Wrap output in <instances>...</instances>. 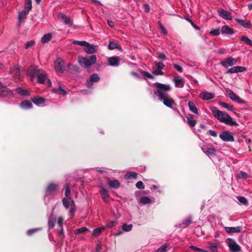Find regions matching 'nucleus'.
<instances>
[{
	"label": "nucleus",
	"instance_id": "052dcab7",
	"mask_svg": "<svg viewBox=\"0 0 252 252\" xmlns=\"http://www.w3.org/2000/svg\"><path fill=\"white\" fill-rule=\"evenodd\" d=\"M236 73L243 72L246 70V68L245 67L236 66Z\"/></svg>",
	"mask_w": 252,
	"mask_h": 252
},
{
	"label": "nucleus",
	"instance_id": "393cba45",
	"mask_svg": "<svg viewBox=\"0 0 252 252\" xmlns=\"http://www.w3.org/2000/svg\"><path fill=\"white\" fill-rule=\"evenodd\" d=\"M236 21L244 28L251 29L252 27V24L250 21L244 20L239 19H236Z\"/></svg>",
	"mask_w": 252,
	"mask_h": 252
},
{
	"label": "nucleus",
	"instance_id": "09e8293b",
	"mask_svg": "<svg viewBox=\"0 0 252 252\" xmlns=\"http://www.w3.org/2000/svg\"><path fill=\"white\" fill-rule=\"evenodd\" d=\"M169 246L168 244L162 245L155 252H166V249Z\"/></svg>",
	"mask_w": 252,
	"mask_h": 252
},
{
	"label": "nucleus",
	"instance_id": "f03ea898",
	"mask_svg": "<svg viewBox=\"0 0 252 252\" xmlns=\"http://www.w3.org/2000/svg\"><path fill=\"white\" fill-rule=\"evenodd\" d=\"M27 72L32 80H33L35 77L37 78V82L40 84H43L47 78L46 72L40 69L38 66L32 65L27 69Z\"/></svg>",
	"mask_w": 252,
	"mask_h": 252
},
{
	"label": "nucleus",
	"instance_id": "a878e982",
	"mask_svg": "<svg viewBox=\"0 0 252 252\" xmlns=\"http://www.w3.org/2000/svg\"><path fill=\"white\" fill-rule=\"evenodd\" d=\"M84 47L86 48L85 49V52L88 54H92L96 52L95 46L94 45L89 44L86 45Z\"/></svg>",
	"mask_w": 252,
	"mask_h": 252
},
{
	"label": "nucleus",
	"instance_id": "4468645a",
	"mask_svg": "<svg viewBox=\"0 0 252 252\" xmlns=\"http://www.w3.org/2000/svg\"><path fill=\"white\" fill-rule=\"evenodd\" d=\"M13 96V95L12 91L7 87L0 88V97H7L10 98L12 97Z\"/></svg>",
	"mask_w": 252,
	"mask_h": 252
},
{
	"label": "nucleus",
	"instance_id": "ddd939ff",
	"mask_svg": "<svg viewBox=\"0 0 252 252\" xmlns=\"http://www.w3.org/2000/svg\"><path fill=\"white\" fill-rule=\"evenodd\" d=\"M99 192L103 201L106 203H108L109 202L110 198L108 190L105 188H101L100 189Z\"/></svg>",
	"mask_w": 252,
	"mask_h": 252
},
{
	"label": "nucleus",
	"instance_id": "c85d7f7f",
	"mask_svg": "<svg viewBox=\"0 0 252 252\" xmlns=\"http://www.w3.org/2000/svg\"><path fill=\"white\" fill-rule=\"evenodd\" d=\"M173 81L175 83V87L177 88H182L184 86L185 81L181 78H174Z\"/></svg>",
	"mask_w": 252,
	"mask_h": 252
},
{
	"label": "nucleus",
	"instance_id": "603ef678",
	"mask_svg": "<svg viewBox=\"0 0 252 252\" xmlns=\"http://www.w3.org/2000/svg\"><path fill=\"white\" fill-rule=\"evenodd\" d=\"M41 229V228H36L31 229L27 231V234L28 235H31L32 234H33L34 233H35Z\"/></svg>",
	"mask_w": 252,
	"mask_h": 252
},
{
	"label": "nucleus",
	"instance_id": "7ed1b4c3",
	"mask_svg": "<svg viewBox=\"0 0 252 252\" xmlns=\"http://www.w3.org/2000/svg\"><path fill=\"white\" fill-rule=\"evenodd\" d=\"M212 111L215 118L220 122L230 126L238 125L237 122L234 121L233 118L226 112L221 111L215 107L212 108Z\"/></svg>",
	"mask_w": 252,
	"mask_h": 252
},
{
	"label": "nucleus",
	"instance_id": "f704fd0d",
	"mask_svg": "<svg viewBox=\"0 0 252 252\" xmlns=\"http://www.w3.org/2000/svg\"><path fill=\"white\" fill-rule=\"evenodd\" d=\"M53 92L63 95H65L66 94V91L64 90H63L60 86H59L57 88L53 89Z\"/></svg>",
	"mask_w": 252,
	"mask_h": 252
},
{
	"label": "nucleus",
	"instance_id": "a19ab883",
	"mask_svg": "<svg viewBox=\"0 0 252 252\" xmlns=\"http://www.w3.org/2000/svg\"><path fill=\"white\" fill-rule=\"evenodd\" d=\"M108 48L110 50H114L115 49H120V46L116 42L110 41L108 44Z\"/></svg>",
	"mask_w": 252,
	"mask_h": 252
},
{
	"label": "nucleus",
	"instance_id": "473e14b6",
	"mask_svg": "<svg viewBox=\"0 0 252 252\" xmlns=\"http://www.w3.org/2000/svg\"><path fill=\"white\" fill-rule=\"evenodd\" d=\"M108 185L111 187V188H115V189H117L120 186V182L119 181L117 180V179H114L113 180H110L108 181Z\"/></svg>",
	"mask_w": 252,
	"mask_h": 252
},
{
	"label": "nucleus",
	"instance_id": "f257e3e1",
	"mask_svg": "<svg viewBox=\"0 0 252 252\" xmlns=\"http://www.w3.org/2000/svg\"><path fill=\"white\" fill-rule=\"evenodd\" d=\"M64 190L65 196L62 199L63 205L66 210L70 207L69 210V215L71 218H72L77 209L74 201L71 199L70 187L68 183L65 184Z\"/></svg>",
	"mask_w": 252,
	"mask_h": 252
},
{
	"label": "nucleus",
	"instance_id": "e433bc0d",
	"mask_svg": "<svg viewBox=\"0 0 252 252\" xmlns=\"http://www.w3.org/2000/svg\"><path fill=\"white\" fill-rule=\"evenodd\" d=\"M203 151L208 156L215 155L216 150L213 148H207L206 150L202 148Z\"/></svg>",
	"mask_w": 252,
	"mask_h": 252
},
{
	"label": "nucleus",
	"instance_id": "864d4df0",
	"mask_svg": "<svg viewBox=\"0 0 252 252\" xmlns=\"http://www.w3.org/2000/svg\"><path fill=\"white\" fill-rule=\"evenodd\" d=\"M117 223V221L116 220H111L107 222L106 227L108 228H112Z\"/></svg>",
	"mask_w": 252,
	"mask_h": 252
},
{
	"label": "nucleus",
	"instance_id": "c756f323",
	"mask_svg": "<svg viewBox=\"0 0 252 252\" xmlns=\"http://www.w3.org/2000/svg\"><path fill=\"white\" fill-rule=\"evenodd\" d=\"M160 101H162L164 105H165L166 106L168 107V108H172L173 104L174 103L173 100H172L169 97V95L167 97H164L162 100H160Z\"/></svg>",
	"mask_w": 252,
	"mask_h": 252
},
{
	"label": "nucleus",
	"instance_id": "39448f33",
	"mask_svg": "<svg viewBox=\"0 0 252 252\" xmlns=\"http://www.w3.org/2000/svg\"><path fill=\"white\" fill-rule=\"evenodd\" d=\"M96 62V57L93 55L88 58L79 57L78 63L79 64L85 68H89Z\"/></svg>",
	"mask_w": 252,
	"mask_h": 252
},
{
	"label": "nucleus",
	"instance_id": "1a4fd4ad",
	"mask_svg": "<svg viewBox=\"0 0 252 252\" xmlns=\"http://www.w3.org/2000/svg\"><path fill=\"white\" fill-rule=\"evenodd\" d=\"M227 245L231 252H239L241 251L240 246L232 239H228Z\"/></svg>",
	"mask_w": 252,
	"mask_h": 252
},
{
	"label": "nucleus",
	"instance_id": "4c0bfd02",
	"mask_svg": "<svg viewBox=\"0 0 252 252\" xmlns=\"http://www.w3.org/2000/svg\"><path fill=\"white\" fill-rule=\"evenodd\" d=\"M52 36V35L51 33L45 34L41 38L42 43H45L48 42L51 40Z\"/></svg>",
	"mask_w": 252,
	"mask_h": 252
},
{
	"label": "nucleus",
	"instance_id": "c03bdc74",
	"mask_svg": "<svg viewBox=\"0 0 252 252\" xmlns=\"http://www.w3.org/2000/svg\"><path fill=\"white\" fill-rule=\"evenodd\" d=\"M132 227L133 225L131 224H127L125 223L122 225V230L125 232H129L131 230Z\"/></svg>",
	"mask_w": 252,
	"mask_h": 252
},
{
	"label": "nucleus",
	"instance_id": "dca6fc26",
	"mask_svg": "<svg viewBox=\"0 0 252 252\" xmlns=\"http://www.w3.org/2000/svg\"><path fill=\"white\" fill-rule=\"evenodd\" d=\"M63 218L62 217L58 218L57 220V224L61 228L59 232V237L61 239H63L64 238L63 235Z\"/></svg>",
	"mask_w": 252,
	"mask_h": 252
},
{
	"label": "nucleus",
	"instance_id": "8fccbe9b",
	"mask_svg": "<svg viewBox=\"0 0 252 252\" xmlns=\"http://www.w3.org/2000/svg\"><path fill=\"white\" fill-rule=\"evenodd\" d=\"M219 104L220 106L225 108L227 110L233 111V109L232 106H229L228 104L223 102H220Z\"/></svg>",
	"mask_w": 252,
	"mask_h": 252
},
{
	"label": "nucleus",
	"instance_id": "680f3d73",
	"mask_svg": "<svg viewBox=\"0 0 252 252\" xmlns=\"http://www.w3.org/2000/svg\"><path fill=\"white\" fill-rule=\"evenodd\" d=\"M143 74L144 75V78H150V79H154V76L152 74H150L149 72L146 71H144L143 72Z\"/></svg>",
	"mask_w": 252,
	"mask_h": 252
},
{
	"label": "nucleus",
	"instance_id": "2f4dec72",
	"mask_svg": "<svg viewBox=\"0 0 252 252\" xmlns=\"http://www.w3.org/2000/svg\"><path fill=\"white\" fill-rule=\"evenodd\" d=\"M188 106L189 107V109L191 112L196 114H198V109H197L193 102L189 101L188 103Z\"/></svg>",
	"mask_w": 252,
	"mask_h": 252
},
{
	"label": "nucleus",
	"instance_id": "e2e57ef3",
	"mask_svg": "<svg viewBox=\"0 0 252 252\" xmlns=\"http://www.w3.org/2000/svg\"><path fill=\"white\" fill-rule=\"evenodd\" d=\"M136 187L137 188H138L139 189H144V185L143 182L141 181H139L136 183Z\"/></svg>",
	"mask_w": 252,
	"mask_h": 252
},
{
	"label": "nucleus",
	"instance_id": "49530a36",
	"mask_svg": "<svg viewBox=\"0 0 252 252\" xmlns=\"http://www.w3.org/2000/svg\"><path fill=\"white\" fill-rule=\"evenodd\" d=\"M187 123L190 127H194L196 124V121L192 118L187 117Z\"/></svg>",
	"mask_w": 252,
	"mask_h": 252
},
{
	"label": "nucleus",
	"instance_id": "423d86ee",
	"mask_svg": "<svg viewBox=\"0 0 252 252\" xmlns=\"http://www.w3.org/2000/svg\"><path fill=\"white\" fill-rule=\"evenodd\" d=\"M55 69L56 71L60 73H63L64 69V62L60 58H57L55 62Z\"/></svg>",
	"mask_w": 252,
	"mask_h": 252
},
{
	"label": "nucleus",
	"instance_id": "3c124183",
	"mask_svg": "<svg viewBox=\"0 0 252 252\" xmlns=\"http://www.w3.org/2000/svg\"><path fill=\"white\" fill-rule=\"evenodd\" d=\"M72 44L74 45H78L82 46H85L86 45L88 44V42L85 41L74 40L72 42Z\"/></svg>",
	"mask_w": 252,
	"mask_h": 252
},
{
	"label": "nucleus",
	"instance_id": "0eeeda50",
	"mask_svg": "<svg viewBox=\"0 0 252 252\" xmlns=\"http://www.w3.org/2000/svg\"><path fill=\"white\" fill-rule=\"evenodd\" d=\"M225 90L227 95L232 100L240 104H244L245 103V101L237 95L231 90L226 88Z\"/></svg>",
	"mask_w": 252,
	"mask_h": 252
},
{
	"label": "nucleus",
	"instance_id": "6e6552de",
	"mask_svg": "<svg viewBox=\"0 0 252 252\" xmlns=\"http://www.w3.org/2000/svg\"><path fill=\"white\" fill-rule=\"evenodd\" d=\"M100 78L98 76V74L96 73H94L92 74L90 76L89 79L86 81L85 83V85L88 88L92 89L93 84L98 82Z\"/></svg>",
	"mask_w": 252,
	"mask_h": 252
},
{
	"label": "nucleus",
	"instance_id": "9d476101",
	"mask_svg": "<svg viewBox=\"0 0 252 252\" xmlns=\"http://www.w3.org/2000/svg\"><path fill=\"white\" fill-rule=\"evenodd\" d=\"M192 222V218L191 216L183 220L182 223L176 224L175 227L177 228L183 229L189 226Z\"/></svg>",
	"mask_w": 252,
	"mask_h": 252
},
{
	"label": "nucleus",
	"instance_id": "f3484780",
	"mask_svg": "<svg viewBox=\"0 0 252 252\" xmlns=\"http://www.w3.org/2000/svg\"><path fill=\"white\" fill-rule=\"evenodd\" d=\"M200 98L204 100H208L215 97V94L213 93L203 92L200 94Z\"/></svg>",
	"mask_w": 252,
	"mask_h": 252
},
{
	"label": "nucleus",
	"instance_id": "bf43d9fd",
	"mask_svg": "<svg viewBox=\"0 0 252 252\" xmlns=\"http://www.w3.org/2000/svg\"><path fill=\"white\" fill-rule=\"evenodd\" d=\"M34 43L35 42L33 40L29 41L27 42L25 44V48L27 49L30 47H32V46H33L34 44Z\"/></svg>",
	"mask_w": 252,
	"mask_h": 252
},
{
	"label": "nucleus",
	"instance_id": "f8f14e48",
	"mask_svg": "<svg viewBox=\"0 0 252 252\" xmlns=\"http://www.w3.org/2000/svg\"><path fill=\"white\" fill-rule=\"evenodd\" d=\"M237 60L232 57H229L220 62V64L224 67L232 66L236 63Z\"/></svg>",
	"mask_w": 252,
	"mask_h": 252
},
{
	"label": "nucleus",
	"instance_id": "69168bd1",
	"mask_svg": "<svg viewBox=\"0 0 252 252\" xmlns=\"http://www.w3.org/2000/svg\"><path fill=\"white\" fill-rule=\"evenodd\" d=\"M173 65L174 67L175 68L176 70H177L179 72H182L183 71V68L180 66L179 65H178L176 63H173Z\"/></svg>",
	"mask_w": 252,
	"mask_h": 252
},
{
	"label": "nucleus",
	"instance_id": "37998d69",
	"mask_svg": "<svg viewBox=\"0 0 252 252\" xmlns=\"http://www.w3.org/2000/svg\"><path fill=\"white\" fill-rule=\"evenodd\" d=\"M151 202V199L147 196H142L140 199V202L143 204H149Z\"/></svg>",
	"mask_w": 252,
	"mask_h": 252
},
{
	"label": "nucleus",
	"instance_id": "ea45409f",
	"mask_svg": "<svg viewBox=\"0 0 252 252\" xmlns=\"http://www.w3.org/2000/svg\"><path fill=\"white\" fill-rule=\"evenodd\" d=\"M241 41L244 42L247 45L252 46V41L245 35H243L241 36Z\"/></svg>",
	"mask_w": 252,
	"mask_h": 252
},
{
	"label": "nucleus",
	"instance_id": "c9c22d12",
	"mask_svg": "<svg viewBox=\"0 0 252 252\" xmlns=\"http://www.w3.org/2000/svg\"><path fill=\"white\" fill-rule=\"evenodd\" d=\"M105 229V226H102L94 229L92 233V235L94 237L98 236L101 233L102 231Z\"/></svg>",
	"mask_w": 252,
	"mask_h": 252
},
{
	"label": "nucleus",
	"instance_id": "72a5a7b5",
	"mask_svg": "<svg viewBox=\"0 0 252 252\" xmlns=\"http://www.w3.org/2000/svg\"><path fill=\"white\" fill-rule=\"evenodd\" d=\"M16 91L18 94L23 96H27L30 95L29 92L27 90L23 89L21 87H18L16 89Z\"/></svg>",
	"mask_w": 252,
	"mask_h": 252
},
{
	"label": "nucleus",
	"instance_id": "412c9836",
	"mask_svg": "<svg viewBox=\"0 0 252 252\" xmlns=\"http://www.w3.org/2000/svg\"><path fill=\"white\" fill-rule=\"evenodd\" d=\"M56 221V217L54 214L52 213L49 217L48 220V226L49 229H53L54 228Z\"/></svg>",
	"mask_w": 252,
	"mask_h": 252
},
{
	"label": "nucleus",
	"instance_id": "9b49d317",
	"mask_svg": "<svg viewBox=\"0 0 252 252\" xmlns=\"http://www.w3.org/2000/svg\"><path fill=\"white\" fill-rule=\"evenodd\" d=\"M219 136L220 138L224 141L233 142L234 140L233 136L227 131L221 132Z\"/></svg>",
	"mask_w": 252,
	"mask_h": 252
},
{
	"label": "nucleus",
	"instance_id": "5701e85b",
	"mask_svg": "<svg viewBox=\"0 0 252 252\" xmlns=\"http://www.w3.org/2000/svg\"><path fill=\"white\" fill-rule=\"evenodd\" d=\"M60 15L61 20L65 25L68 26H71L73 25V21L70 17L63 13H61Z\"/></svg>",
	"mask_w": 252,
	"mask_h": 252
},
{
	"label": "nucleus",
	"instance_id": "6ab92c4d",
	"mask_svg": "<svg viewBox=\"0 0 252 252\" xmlns=\"http://www.w3.org/2000/svg\"><path fill=\"white\" fill-rule=\"evenodd\" d=\"M218 13L220 17L224 19L231 20L232 18L231 13L224 9H219L218 10Z\"/></svg>",
	"mask_w": 252,
	"mask_h": 252
},
{
	"label": "nucleus",
	"instance_id": "7c9ffc66",
	"mask_svg": "<svg viewBox=\"0 0 252 252\" xmlns=\"http://www.w3.org/2000/svg\"><path fill=\"white\" fill-rule=\"evenodd\" d=\"M46 99L41 97H33L32 98V101L36 105L39 106L45 103Z\"/></svg>",
	"mask_w": 252,
	"mask_h": 252
},
{
	"label": "nucleus",
	"instance_id": "4be33fe9",
	"mask_svg": "<svg viewBox=\"0 0 252 252\" xmlns=\"http://www.w3.org/2000/svg\"><path fill=\"white\" fill-rule=\"evenodd\" d=\"M224 230L228 233H239L241 231L242 227H241V226L225 227Z\"/></svg>",
	"mask_w": 252,
	"mask_h": 252
},
{
	"label": "nucleus",
	"instance_id": "13d9d810",
	"mask_svg": "<svg viewBox=\"0 0 252 252\" xmlns=\"http://www.w3.org/2000/svg\"><path fill=\"white\" fill-rule=\"evenodd\" d=\"M152 73L153 75H157V76L163 75L164 74V73L162 70L158 69L155 70L153 71Z\"/></svg>",
	"mask_w": 252,
	"mask_h": 252
},
{
	"label": "nucleus",
	"instance_id": "b1692460",
	"mask_svg": "<svg viewBox=\"0 0 252 252\" xmlns=\"http://www.w3.org/2000/svg\"><path fill=\"white\" fill-rule=\"evenodd\" d=\"M29 12L28 10H24L19 12L18 15V23L20 24L24 21V20L26 18L27 15L28 14Z\"/></svg>",
	"mask_w": 252,
	"mask_h": 252
},
{
	"label": "nucleus",
	"instance_id": "4d7b16f0",
	"mask_svg": "<svg viewBox=\"0 0 252 252\" xmlns=\"http://www.w3.org/2000/svg\"><path fill=\"white\" fill-rule=\"evenodd\" d=\"M210 34L212 35H218L220 34V30L219 29H214L210 32Z\"/></svg>",
	"mask_w": 252,
	"mask_h": 252
},
{
	"label": "nucleus",
	"instance_id": "de8ad7c7",
	"mask_svg": "<svg viewBox=\"0 0 252 252\" xmlns=\"http://www.w3.org/2000/svg\"><path fill=\"white\" fill-rule=\"evenodd\" d=\"M32 0H25V10H28L29 12L32 7Z\"/></svg>",
	"mask_w": 252,
	"mask_h": 252
},
{
	"label": "nucleus",
	"instance_id": "a211bd4d",
	"mask_svg": "<svg viewBox=\"0 0 252 252\" xmlns=\"http://www.w3.org/2000/svg\"><path fill=\"white\" fill-rule=\"evenodd\" d=\"M206 248L208 249L211 252H218L220 246L216 243L209 241L207 242Z\"/></svg>",
	"mask_w": 252,
	"mask_h": 252
},
{
	"label": "nucleus",
	"instance_id": "338daca9",
	"mask_svg": "<svg viewBox=\"0 0 252 252\" xmlns=\"http://www.w3.org/2000/svg\"><path fill=\"white\" fill-rule=\"evenodd\" d=\"M236 73V66H233V67L230 68L226 72V73H228V74H232V73Z\"/></svg>",
	"mask_w": 252,
	"mask_h": 252
},
{
	"label": "nucleus",
	"instance_id": "0e129e2a",
	"mask_svg": "<svg viewBox=\"0 0 252 252\" xmlns=\"http://www.w3.org/2000/svg\"><path fill=\"white\" fill-rule=\"evenodd\" d=\"M190 248L192 250H195V251H197L198 252H208L207 251L203 250L201 248H198V247L194 246H190Z\"/></svg>",
	"mask_w": 252,
	"mask_h": 252
},
{
	"label": "nucleus",
	"instance_id": "cd10ccee",
	"mask_svg": "<svg viewBox=\"0 0 252 252\" xmlns=\"http://www.w3.org/2000/svg\"><path fill=\"white\" fill-rule=\"evenodd\" d=\"M20 106L21 108L28 110L32 108V104L30 100H24L22 101L20 104Z\"/></svg>",
	"mask_w": 252,
	"mask_h": 252
},
{
	"label": "nucleus",
	"instance_id": "20e7f679",
	"mask_svg": "<svg viewBox=\"0 0 252 252\" xmlns=\"http://www.w3.org/2000/svg\"><path fill=\"white\" fill-rule=\"evenodd\" d=\"M156 89L154 90V94L159 100H162L164 97L169 96L168 92L171 90L169 85L156 82L154 84Z\"/></svg>",
	"mask_w": 252,
	"mask_h": 252
},
{
	"label": "nucleus",
	"instance_id": "a18cd8bd",
	"mask_svg": "<svg viewBox=\"0 0 252 252\" xmlns=\"http://www.w3.org/2000/svg\"><path fill=\"white\" fill-rule=\"evenodd\" d=\"M88 231H89L88 228L86 227H82L75 230L74 233L75 234H79Z\"/></svg>",
	"mask_w": 252,
	"mask_h": 252
},
{
	"label": "nucleus",
	"instance_id": "58836bf2",
	"mask_svg": "<svg viewBox=\"0 0 252 252\" xmlns=\"http://www.w3.org/2000/svg\"><path fill=\"white\" fill-rule=\"evenodd\" d=\"M137 176V174L134 172H129L127 173L125 175L126 179H136Z\"/></svg>",
	"mask_w": 252,
	"mask_h": 252
},
{
	"label": "nucleus",
	"instance_id": "5fc2aeb1",
	"mask_svg": "<svg viewBox=\"0 0 252 252\" xmlns=\"http://www.w3.org/2000/svg\"><path fill=\"white\" fill-rule=\"evenodd\" d=\"M154 63L156 65V66H157V69H159V70H162V69L164 68V64L162 62H155Z\"/></svg>",
	"mask_w": 252,
	"mask_h": 252
},
{
	"label": "nucleus",
	"instance_id": "aec40b11",
	"mask_svg": "<svg viewBox=\"0 0 252 252\" xmlns=\"http://www.w3.org/2000/svg\"><path fill=\"white\" fill-rule=\"evenodd\" d=\"M120 60L118 57H112L108 59V62L110 65L118 66L120 64Z\"/></svg>",
	"mask_w": 252,
	"mask_h": 252
},
{
	"label": "nucleus",
	"instance_id": "2eb2a0df",
	"mask_svg": "<svg viewBox=\"0 0 252 252\" xmlns=\"http://www.w3.org/2000/svg\"><path fill=\"white\" fill-rule=\"evenodd\" d=\"M58 187L57 184L54 183L49 184L46 188L44 199L50 194L56 191Z\"/></svg>",
	"mask_w": 252,
	"mask_h": 252
},
{
	"label": "nucleus",
	"instance_id": "6e6d98bb",
	"mask_svg": "<svg viewBox=\"0 0 252 252\" xmlns=\"http://www.w3.org/2000/svg\"><path fill=\"white\" fill-rule=\"evenodd\" d=\"M157 55H158V58L161 59L162 61H164L166 60L165 55L163 53L158 52L157 53Z\"/></svg>",
	"mask_w": 252,
	"mask_h": 252
},
{
	"label": "nucleus",
	"instance_id": "774afa93",
	"mask_svg": "<svg viewBox=\"0 0 252 252\" xmlns=\"http://www.w3.org/2000/svg\"><path fill=\"white\" fill-rule=\"evenodd\" d=\"M67 67L69 68L72 69L75 71H78L79 70V68L77 65H73L71 64H69L67 66Z\"/></svg>",
	"mask_w": 252,
	"mask_h": 252
},
{
	"label": "nucleus",
	"instance_id": "79ce46f5",
	"mask_svg": "<svg viewBox=\"0 0 252 252\" xmlns=\"http://www.w3.org/2000/svg\"><path fill=\"white\" fill-rule=\"evenodd\" d=\"M237 198L242 204H243L245 206L248 205V201L245 197L242 196H238L237 197Z\"/></svg>",
	"mask_w": 252,
	"mask_h": 252
},
{
	"label": "nucleus",
	"instance_id": "bb28decb",
	"mask_svg": "<svg viewBox=\"0 0 252 252\" xmlns=\"http://www.w3.org/2000/svg\"><path fill=\"white\" fill-rule=\"evenodd\" d=\"M221 32L222 34L227 35H231L234 32L233 29L227 25L223 26L221 27Z\"/></svg>",
	"mask_w": 252,
	"mask_h": 252
}]
</instances>
